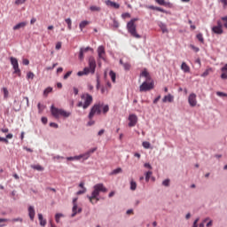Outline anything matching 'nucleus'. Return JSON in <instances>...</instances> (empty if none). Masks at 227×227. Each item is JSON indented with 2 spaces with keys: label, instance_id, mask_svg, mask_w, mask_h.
Here are the masks:
<instances>
[{
  "label": "nucleus",
  "instance_id": "de8ad7c7",
  "mask_svg": "<svg viewBox=\"0 0 227 227\" xmlns=\"http://www.w3.org/2000/svg\"><path fill=\"white\" fill-rule=\"evenodd\" d=\"M217 97H227V94L224 92L217 91L216 92Z\"/></svg>",
  "mask_w": 227,
  "mask_h": 227
},
{
  "label": "nucleus",
  "instance_id": "3c124183",
  "mask_svg": "<svg viewBox=\"0 0 227 227\" xmlns=\"http://www.w3.org/2000/svg\"><path fill=\"white\" fill-rule=\"evenodd\" d=\"M219 3H222L223 8H226V6H227V0H219Z\"/></svg>",
  "mask_w": 227,
  "mask_h": 227
},
{
  "label": "nucleus",
  "instance_id": "e2e57ef3",
  "mask_svg": "<svg viewBox=\"0 0 227 227\" xmlns=\"http://www.w3.org/2000/svg\"><path fill=\"white\" fill-rule=\"evenodd\" d=\"M89 127H91V125H95V121H90L88 122Z\"/></svg>",
  "mask_w": 227,
  "mask_h": 227
},
{
  "label": "nucleus",
  "instance_id": "680f3d73",
  "mask_svg": "<svg viewBox=\"0 0 227 227\" xmlns=\"http://www.w3.org/2000/svg\"><path fill=\"white\" fill-rule=\"evenodd\" d=\"M159 100H160V96H158V97L153 100V104H157V102H159Z\"/></svg>",
  "mask_w": 227,
  "mask_h": 227
},
{
  "label": "nucleus",
  "instance_id": "cd10ccee",
  "mask_svg": "<svg viewBox=\"0 0 227 227\" xmlns=\"http://www.w3.org/2000/svg\"><path fill=\"white\" fill-rule=\"evenodd\" d=\"M109 75L111 77L112 82H116V73L114 71H110Z\"/></svg>",
  "mask_w": 227,
  "mask_h": 227
},
{
  "label": "nucleus",
  "instance_id": "2f4dec72",
  "mask_svg": "<svg viewBox=\"0 0 227 227\" xmlns=\"http://www.w3.org/2000/svg\"><path fill=\"white\" fill-rule=\"evenodd\" d=\"M152 175H153V172H152V171H147L145 173V181L146 182H150V177L152 176Z\"/></svg>",
  "mask_w": 227,
  "mask_h": 227
},
{
  "label": "nucleus",
  "instance_id": "f257e3e1",
  "mask_svg": "<svg viewBox=\"0 0 227 227\" xmlns=\"http://www.w3.org/2000/svg\"><path fill=\"white\" fill-rule=\"evenodd\" d=\"M100 192H107V188L104 186V184H97L93 186V192H91V196H87L90 203L95 205L100 201L98 196H100Z\"/></svg>",
  "mask_w": 227,
  "mask_h": 227
},
{
  "label": "nucleus",
  "instance_id": "e433bc0d",
  "mask_svg": "<svg viewBox=\"0 0 227 227\" xmlns=\"http://www.w3.org/2000/svg\"><path fill=\"white\" fill-rule=\"evenodd\" d=\"M121 168H118L113 170L112 175H118V173H121Z\"/></svg>",
  "mask_w": 227,
  "mask_h": 227
},
{
  "label": "nucleus",
  "instance_id": "864d4df0",
  "mask_svg": "<svg viewBox=\"0 0 227 227\" xmlns=\"http://www.w3.org/2000/svg\"><path fill=\"white\" fill-rule=\"evenodd\" d=\"M1 132H3L4 134H8V132H10V129H8V128H4L1 129Z\"/></svg>",
  "mask_w": 227,
  "mask_h": 227
},
{
  "label": "nucleus",
  "instance_id": "8fccbe9b",
  "mask_svg": "<svg viewBox=\"0 0 227 227\" xmlns=\"http://www.w3.org/2000/svg\"><path fill=\"white\" fill-rule=\"evenodd\" d=\"M70 75H72V71H68V72L64 75V79H65V80L68 79V77H70Z\"/></svg>",
  "mask_w": 227,
  "mask_h": 227
},
{
  "label": "nucleus",
  "instance_id": "5fc2aeb1",
  "mask_svg": "<svg viewBox=\"0 0 227 227\" xmlns=\"http://www.w3.org/2000/svg\"><path fill=\"white\" fill-rule=\"evenodd\" d=\"M73 91H74V95H79V89H77L76 87L73 88Z\"/></svg>",
  "mask_w": 227,
  "mask_h": 227
},
{
  "label": "nucleus",
  "instance_id": "bf43d9fd",
  "mask_svg": "<svg viewBox=\"0 0 227 227\" xmlns=\"http://www.w3.org/2000/svg\"><path fill=\"white\" fill-rule=\"evenodd\" d=\"M23 65H26V66L29 65V59H23Z\"/></svg>",
  "mask_w": 227,
  "mask_h": 227
},
{
  "label": "nucleus",
  "instance_id": "20e7f679",
  "mask_svg": "<svg viewBox=\"0 0 227 227\" xmlns=\"http://www.w3.org/2000/svg\"><path fill=\"white\" fill-rule=\"evenodd\" d=\"M136 20H137V19H133L129 22H128L127 29H128V33H129V35L133 38L139 39V38H141V35L139 34H137V28L136 27Z\"/></svg>",
  "mask_w": 227,
  "mask_h": 227
},
{
  "label": "nucleus",
  "instance_id": "9d476101",
  "mask_svg": "<svg viewBox=\"0 0 227 227\" xmlns=\"http://www.w3.org/2000/svg\"><path fill=\"white\" fill-rule=\"evenodd\" d=\"M188 104L191 107H196L198 106L197 96L194 93H191L188 97Z\"/></svg>",
  "mask_w": 227,
  "mask_h": 227
},
{
  "label": "nucleus",
  "instance_id": "6ab92c4d",
  "mask_svg": "<svg viewBox=\"0 0 227 227\" xmlns=\"http://www.w3.org/2000/svg\"><path fill=\"white\" fill-rule=\"evenodd\" d=\"M27 26V21L20 22L16 26L13 27V31H17V30L21 29Z\"/></svg>",
  "mask_w": 227,
  "mask_h": 227
},
{
  "label": "nucleus",
  "instance_id": "9b49d317",
  "mask_svg": "<svg viewBox=\"0 0 227 227\" xmlns=\"http://www.w3.org/2000/svg\"><path fill=\"white\" fill-rule=\"evenodd\" d=\"M129 127H136L137 123V114H129Z\"/></svg>",
  "mask_w": 227,
  "mask_h": 227
},
{
  "label": "nucleus",
  "instance_id": "473e14b6",
  "mask_svg": "<svg viewBox=\"0 0 227 227\" xmlns=\"http://www.w3.org/2000/svg\"><path fill=\"white\" fill-rule=\"evenodd\" d=\"M51 91H52V88H51V87L46 88V89L44 90V91H43V96H44V97H47V95H49V93H51Z\"/></svg>",
  "mask_w": 227,
  "mask_h": 227
},
{
  "label": "nucleus",
  "instance_id": "a878e982",
  "mask_svg": "<svg viewBox=\"0 0 227 227\" xmlns=\"http://www.w3.org/2000/svg\"><path fill=\"white\" fill-rule=\"evenodd\" d=\"M90 12H101L102 8L100 6H97V5H91L90 7Z\"/></svg>",
  "mask_w": 227,
  "mask_h": 227
},
{
  "label": "nucleus",
  "instance_id": "c756f323",
  "mask_svg": "<svg viewBox=\"0 0 227 227\" xmlns=\"http://www.w3.org/2000/svg\"><path fill=\"white\" fill-rule=\"evenodd\" d=\"M197 40L200 42V43H205V38H203V34L200 33L196 35Z\"/></svg>",
  "mask_w": 227,
  "mask_h": 227
},
{
  "label": "nucleus",
  "instance_id": "ddd939ff",
  "mask_svg": "<svg viewBox=\"0 0 227 227\" xmlns=\"http://www.w3.org/2000/svg\"><path fill=\"white\" fill-rule=\"evenodd\" d=\"M88 51H90V52H93V48L88 46L86 48H81L79 52V59L82 60L84 59V54L85 52H88Z\"/></svg>",
  "mask_w": 227,
  "mask_h": 227
},
{
  "label": "nucleus",
  "instance_id": "0e129e2a",
  "mask_svg": "<svg viewBox=\"0 0 227 227\" xmlns=\"http://www.w3.org/2000/svg\"><path fill=\"white\" fill-rule=\"evenodd\" d=\"M155 10L157 12H164V9L160 8V7H156Z\"/></svg>",
  "mask_w": 227,
  "mask_h": 227
},
{
  "label": "nucleus",
  "instance_id": "bb28decb",
  "mask_svg": "<svg viewBox=\"0 0 227 227\" xmlns=\"http://www.w3.org/2000/svg\"><path fill=\"white\" fill-rule=\"evenodd\" d=\"M32 169H35L36 171H43V167H42L41 165L37 164V165H31Z\"/></svg>",
  "mask_w": 227,
  "mask_h": 227
},
{
  "label": "nucleus",
  "instance_id": "72a5a7b5",
  "mask_svg": "<svg viewBox=\"0 0 227 227\" xmlns=\"http://www.w3.org/2000/svg\"><path fill=\"white\" fill-rule=\"evenodd\" d=\"M137 188V184H136V182H134V181H131L130 182V190L136 191Z\"/></svg>",
  "mask_w": 227,
  "mask_h": 227
},
{
  "label": "nucleus",
  "instance_id": "79ce46f5",
  "mask_svg": "<svg viewBox=\"0 0 227 227\" xmlns=\"http://www.w3.org/2000/svg\"><path fill=\"white\" fill-rule=\"evenodd\" d=\"M142 146H144L146 150H148V148H150V142H143L142 143Z\"/></svg>",
  "mask_w": 227,
  "mask_h": 227
},
{
  "label": "nucleus",
  "instance_id": "a211bd4d",
  "mask_svg": "<svg viewBox=\"0 0 227 227\" xmlns=\"http://www.w3.org/2000/svg\"><path fill=\"white\" fill-rule=\"evenodd\" d=\"M79 187H81L82 190L78 191V192H76V195H77V196H81V194H85L87 189H86V187H84V182H81V183L79 184Z\"/></svg>",
  "mask_w": 227,
  "mask_h": 227
},
{
  "label": "nucleus",
  "instance_id": "f704fd0d",
  "mask_svg": "<svg viewBox=\"0 0 227 227\" xmlns=\"http://www.w3.org/2000/svg\"><path fill=\"white\" fill-rule=\"evenodd\" d=\"M82 159H83V160H88V159H90V153H85L83 154H80Z\"/></svg>",
  "mask_w": 227,
  "mask_h": 227
},
{
  "label": "nucleus",
  "instance_id": "f03ea898",
  "mask_svg": "<svg viewBox=\"0 0 227 227\" xmlns=\"http://www.w3.org/2000/svg\"><path fill=\"white\" fill-rule=\"evenodd\" d=\"M140 75L141 77H145V81L140 85L139 90L143 92V91H150V90H153V81H152L150 73H148V71L146 70H144Z\"/></svg>",
  "mask_w": 227,
  "mask_h": 227
},
{
  "label": "nucleus",
  "instance_id": "052dcab7",
  "mask_svg": "<svg viewBox=\"0 0 227 227\" xmlns=\"http://www.w3.org/2000/svg\"><path fill=\"white\" fill-rule=\"evenodd\" d=\"M50 127H54V129H58V124H56L55 122H51Z\"/></svg>",
  "mask_w": 227,
  "mask_h": 227
},
{
  "label": "nucleus",
  "instance_id": "412c9836",
  "mask_svg": "<svg viewBox=\"0 0 227 227\" xmlns=\"http://www.w3.org/2000/svg\"><path fill=\"white\" fill-rule=\"evenodd\" d=\"M181 70H183L184 74H189V72H191V67H189V65H187V63L183 62L181 65Z\"/></svg>",
  "mask_w": 227,
  "mask_h": 227
},
{
  "label": "nucleus",
  "instance_id": "603ef678",
  "mask_svg": "<svg viewBox=\"0 0 227 227\" xmlns=\"http://www.w3.org/2000/svg\"><path fill=\"white\" fill-rule=\"evenodd\" d=\"M55 49H56L57 51H59V49H61V42L57 43V44H56V46H55Z\"/></svg>",
  "mask_w": 227,
  "mask_h": 227
},
{
  "label": "nucleus",
  "instance_id": "4d7b16f0",
  "mask_svg": "<svg viewBox=\"0 0 227 227\" xmlns=\"http://www.w3.org/2000/svg\"><path fill=\"white\" fill-rule=\"evenodd\" d=\"M144 167L147 168V169H152V165H150V163H145Z\"/></svg>",
  "mask_w": 227,
  "mask_h": 227
},
{
  "label": "nucleus",
  "instance_id": "b1692460",
  "mask_svg": "<svg viewBox=\"0 0 227 227\" xmlns=\"http://www.w3.org/2000/svg\"><path fill=\"white\" fill-rule=\"evenodd\" d=\"M89 24H90V21H88V20L82 21L79 25L81 31H82V29H84L86 27V26H88Z\"/></svg>",
  "mask_w": 227,
  "mask_h": 227
},
{
  "label": "nucleus",
  "instance_id": "49530a36",
  "mask_svg": "<svg viewBox=\"0 0 227 227\" xmlns=\"http://www.w3.org/2000/svg\"><path fill=\"white\" fill-rule=\"evenodd\" d=\"M123 68H124V70H130V64L124 63L123 64Z\"/></svg>",
  "mask_w": 227,
  "mask_h": 227
},
{
  "label": "nucleus",
  "instance_id": "ea45409f",
  "mask_svg": "<svg viewBox=\"0 0 227 227\" xmlns=\"http://www.w3.org/2000/svg\"><path fill=\"white\" fill-rule=\"evenodd\" d=\"M27 79H35V74L33 72H28L27 74Z\"/></svg>",
  "mask_w": 227,
  "mask_h": 227
},
{
  "label": "nucleus",
  "instance_id": "2eb2a0df",
  "mask_svg": "<svg viewBox=\"0 0 227 227\" xmlns=\"http://www.w3.org/2000/svg\"><path fill=\"white\" fill-rule=\"evenodd\" d=\"M82 212V209L81 207H77V204L73 205V214L71 215V217H75L77 214H81Z\"/></svg>",
  "mask_w": 227,
  "mask_h": 227
},
{
  "label": "nucleus",
  "instance_id": "0eeeda50",
  "mask_svg": "<svg viewBox=\"0 0 227 227\" xmlns=\"http://www.w3.org/2000/svg\"><path fill=\"white\" fill-rule=\"evenodd\" d=\"M11 65L12 66V68L14 70L13 74H16L19 77L22 75V72L20 71V68L19 67V60H17L16 58L11 57L10 58Z\"/></svg>",
  "mask_w": 227,
  "mask_h": 227
},
{
  "label": "nucleus",
  "instance_id": "c85d7f7f",
  "mask_svg": "<svg viewBox=\"0 0 227 227\" xmlns=\"http://www.w3.org/2000/svg\"><path fill=\"white\" fill-rule=\"evenodd\" d=\"M155 3L160 6H168V4H169V3L166 2V0H155Z\"/></svg>",
  "mask_w": 227,
  "mask_h": 227
},
{
  "label": "nucleus",
  "instance_id": "4468645a",
  "mask_svg": "<svg viewBox=\"0 0 227 227\" xmlns=\"http://www.w3.org/2000/svg\"><path fill=\"white\" fill-rule=\"evenodd\" d=\"M105 4H106V6H111V8H114L115 10L120 9V4L116 2H113L111 0H106L105 2Z\"/></svg>",
  "mask_w": 227,
  "mask_h": 227
},
{
  "label": "nucleus",
  "instance_id": "4c0bfd02",
  "mask_svg": "<svg viewBox=\"0 0 227 227\" xmlns=\"http://www.w3.org/2000/svg\"><path fill=\"white\" fill-rule=\"evenodd\" d=\"M61 217H63V214H56L55 215V221L56 223H59V219H61Z\"/></svg>",
  "mask_w": 227,
  "mask_h": 227
},
{
  "label": "nucleus",
  "instance_id": "dca6fc26",
  "mask_svg": "<svg viewBox=\"0 0 227 227\" xmlns=\"http://www.w3.org/2000/svg\"><path fill=\"white\" fill-rule=\"evenodd\" d=\"M36 212L35 211V207L33 206L28 207V215L31 221H35V215Z\"/></svg>",
  "mask_w": 227,
  "mask_h": 227
},
{
  "label": "nucleus",
  "instance_id": "338daca9",
  "mask_svg": "<svg viewBox=\"0 0 227 227\" xmlns=\"http://www.w3.org/2000/svg\"><path fill=\"white\" fill-rule=\"evenodd\" d=\"M42 122L44 123V125H45V123H47V117H43Z\"/></svg>",
  "mask_w": 227,
  "mask_h": 227
},
{
  "label": "nucleus",
  "instance_id": "a18cd8bd",
  "mask_svg": "<svg viewBox=\"0 0 227 227\" xmlns=\"http://www.w3.org/2000/svg\"><path fill=\"white\" fill-rule=\"evenodd\" d=\"M109 112V106L106 105L103 106V113L106 114V113Z\"/></svg>",
  "mask_w": 227,
  "mask_h": 227
},
{
  "label": "nucleus",
  "instance_id": "c03bdc74",
  "mask_svg": "<svg viewBox=\"0 0 227 227\" xmlns=\"http://www.w3.org/2000/svg\"><path fill=\"white\" fill-rule=\"evenodd\" d=\"M162 185L165 187H169V179H166L162 182Z\"/></svg>",
  "mask_w": 227,
  "mask_h": 227
},
{
  "label": "nucleus",
  "instance_id": "aec40b11",
  "mask_svg": "<svg viewBox=\"0 0 227 227\" xmlns=\"http://www.w3.org/2000/svg\"><path fill=\"white\" fill-rule=\"evenodd\" d=\"M12 138H13V134L10 133L6 135V138L0 137V142L5 143V145H8L10 143L8 139H12Z\"/></svg>",
  "mask_w": 227,
  "mask_h": 227
},
{
  "label": "nucleus",
  "instance_id": "c9c22d12",
  "mask_svg": "<svg viewBox=\"0 0 227 227\" xmlns=\"http://www.w3.org/2000/svg\"><path fill=\"white\" fill-rule=\"evenodd\" d=\"M4 91V98H8V95H10V92H8V89L3 88Z\"/></svg>",
  "mask_w": 227,
  "mask_h": 227
},
{
  "label": "nucleus",
  "instance_id": "13d9d810",
  "mask_svg": "<svg viewBox=\"0 0 227 227\" xmlns=\"http://www.w3.org/2000/svg\"><path fill=\"white\" fill-rule=\"evenodd\" d=\"M192 49L193 51H195V52H200V48H198V47H196V46H194V45H192Z\"/></svg>",
  "mask_w": 227,
  "mask_h": 227
},
{
  "label": "nucleus",
  "instance_id": "7ed1b4c3",
  "mask_svg": "<svg viewBox=\"0 0 227 227\" xmlns=\"http://www.w3.org/2000/svg\"><path fill=\"white\" fill-rule=\"evenodd\" d=\"M96 68H97V61L95 60V58L90 57L89 67H85L83 68L82 71L78 72L77 75L81 77L82 75H88V74H95Z\"/></svg>",
  "mask_w": 227,
  "mask_h": 227
},
{
  "label": "nucleus",
  "instance_id": "f8f14e48",
  "mask_svg": "<svg viewBox=\"0 0 227 227\" xmlns=\"http://www.w3.org/2000/svg\"><path fill=\"white\" fill-rule=\"evenodd\" d=\"M98 56L99 59H103V61H106V48H104V46H99L98 48Z\"/></svg>",
  "mask_w": 227,
  "mask_h": 227
},
{
  "label": "nucleus",
  "instance_id": "7c9ffc66",
  "mask_svg": "<svg viewBox=\"0 0 227 227\" xmlns=\"http://www.w3.org/2000/svg\"><path fill=\"white\" fill-rule=\"evenodd\" d=\"M213 70L211 67L206 69V72H204L202 74H201V77H207V75L210 74V73H212Z\"/></svg>",
  "mask_w": 227,
  "mask_h": 227
},
{
  "label": "nucleus",
  "instance_id": "39448f33",
  "mask_svg": "<svg viewBox=\"0 0 227 227\" xmlns=\"http://www.w3.org/2000/svg\"><path fill=\"white\" fill-rule=\"evenodd\" d=\"M81 98L82 101H80L78 103V107H82V109H88V107L90 106H91V104H93V97L88 93L82 94L81 96Z\"/></svg>",
  "mask_w": 227,
  "mask_h": 227
},
{
  "label": "nucleus",
  "instance_id": "5701e85b",
  "mask_svg": "<svg viewBox=\"0 0 227 227\" xmlns=\"http://www.w3.org/2000/svg\"><path fill=\"white\" fill-rule=\"evenodd\" d=\"M38 219L41 226H45L47 224V220L43 219V215L38 214Z\"/></svg>",
  "mask_w": 227,
  "mask_h": 227
},
{
  "label": "nucleus",
  "instance_id": "58836bf2",
  "mask_svg": "<svg viewBox=\"0 0 227 227\" xmlns=\"http://www.w3.org/2000/svg\"><path fill=\"white\" fill-rule=\"evenodd\" d=\"M37 107H38L39 113H42L43 111V109H45V106H43L40 103H38Z\"/></svg>",
  "mask_w": 227,
  "mask_h": 227
},
{
  "label": "nucleus",
  "instance_id": "774afa93",
  "mask_svg": "<svg viewBox=\"0 0 227 227\" xmlns=\"http://www.w3.org/2000/svg\"><path fill=\"white\" fill-rule=\"evenodd\" d=\"M134 157H137L138 159H141V154L138 153H135Z\"/></svg>",
  "mask_w": 227,
  "mask_h": 227
},
{
  "label": "nucleus",
  "instance_id": "6e6552de",
  "mask_svg": "<svg viewBox=\"0 0 227 227\" xmlns=\"http://www.w3.org/2000/svg\"><path fill=\"white\" fill-rule=\"evenodd\" d=\"M102 105H94L89 114V120H92L95 114H100L102 113Z\"/></svg>",
  "mask_w": 227,
  "mask_h": 227
},
{
  "label": "nucleus",
  "instance_id": "1a4fd4ad",
  "mask_svg": "<svg viewBox=\"0 0 227 227\" xmlns=\"http://www.w3.org/2000/svg\"><path fill=\"white\" fill-rule=\"evenodd\" d=\"M216 24L217 25L214 26L211 30L213 33H215V35H223V33H224L223 30V22L221 20H217Z\"/></svg>",
  "mask_w": 227,
  "mask_h": 227
},
{
  "label": "nucleus",
  "instance_id": "6e6d98bb",
  "mask_svg": "<svg viewBox=\"0 0 227 227\" xmlns=\"http://www.w3.org/2000/svg\"><path fill=\"white\" fill-rule=\"evenodd\" d=\"M81 159H82V156L78 155V156H74V160H81Z\"/></svg>",
  "mask_w": 227,
  "mask_h": 227
},
{
  "label": "nucleus",
  "instance_id": "423d86ee",
  "mask_svg": "<svg viewBox=\"0 0 227 227\" xmlns=\"http://www.w3.org/2000/svg\"><path fill=\"white\" fill-rule=\"evenodd\" d=\"M51 111L54 118H59V116H63L64 118H68V116H70L71 114L70 112H67L63 109L57 108L54 106H51Z\"/></svg>",
  "mask_w": 227,
  "mask_h": 227
},
{
  "label": "nucleus",
  "instance_id": "69168bd1",
  "mask_svg": "<svg viewBox=\"0 0 227 227\" xmlns=\"http://www.w3.org/2000/svg\"><path fill=\"white\" fill-rule=\"evenodd\" d=\"M35 22H36V18H32L30 20V24H35Z\"/></svg>",
  "mask_w": 227,
  "mask_h": 227
},
{
  "label": "nucleus",
  "instance_id": "37998d69",
  "mask_svg": "<svg viewBox=\"0 0 227 227\" xmlns=\"http://www.w3.org/2000/svg\"><path fill=\"white\" fill-rule=\"evenodd\" d=\"M95 152H97V147H94V148L89 150V151L87 152V153H89V156L90 157V156H91V153H95Z\"/></svg>",
  "mask_w": 227,
  "mask_h": 227
},
{
  "label": "nucleus",
  "instance_id": "a19ab883",
  "mask_svg": "<svg viewBox=\"0 0 227 227\" xmlns=\"http://www.w3.org/2000/svg\"><path fill=\"white\" fill-rule=\"evenodd\" d=\"M22 218L18 217L11 220V223H22Z\"/></svg>",
  "mask_w": 227,
  "mask_h": 227
},
{
  "label": "nucleus",
  "instance_id": "09e8293b",
  "mask_svg": "<svg viewBox=\"0 0 227 227\" xmlns=\"http://www.w3.org/2000/svg\"><path fill=\"white\" fill-rule=\"evenodd\" d=\"M26 3V0H16L15 1V4L19 5V4H24Z\"/></svg>",
  "mask_w": 227,
  "mask_h": 227
},
{
  "label": "nucleus",
  "instance_id": "393cba45",
  "mask_svg": "<svg viewBox=\"0 0 227 227\" xmlns=\"http://www.w3.org/2000/svg\"><path fill=\"white\" fill-rule=\"evenodd\" d=\"M66 24H67V29L72 31V19L67 18L65 20Z\"/></svg>",
  "mask_w": 227,
  "mask_h": 227
},
{
  "label": "nucleus",
  "instance_id": "4be33fe9",
  "mask_svg": "<svg viewBox=\"0 0 227 227\" xmlns=\"http://www.w3.org/2000/svg\"><path fill=\"white\" fill-rule=\"evenodd\" d=\"M221 79H227V64L221 68Z\"/></svg>",
  "mask_w": 227,
  "mask_h": 227
},
{
  "label": "nucleus",
  "instance_id": "f3484780",
  "mask_svg": "<svg viewBox=\"0 0 227 227\" xmlns=\"http://www.w3.org/2000/svg\"><path fill=\"white\" fill-rule=\"evenodd\" d=\"M175 100V97L171 94H168L167 96H164V98H162V102L164 104H166V102H173Z\"/></svg>",
  "mask_w": 227,
  "mask_h": 227
}]
</instances>
